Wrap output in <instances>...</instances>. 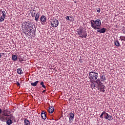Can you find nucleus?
<instances>
[{
	"label": "nucleus",
	"mask_w": 125,
	"mask_h": 125,
	"mask_svg": "<svg viewBox=\"0 0 125 125\" xmlns=\"http://www.w3.org/2000/svg\"><path fill=\"white\" fill-rule=\"evenodd\" d=\"M45 91H46V90H43L42 91V93H44V92H45Z\"/></svg>",
	"instance_id": "obj_37"
},
{
	"label": "nucleus",
	"mask_w": 125,
	"mask_h": 125,
	"mask_svg": "<svg viewBox=\"0 0 125 125\" xmlns=\"http://www.w3.org/2000/svg\"><path fill=\"white\" fill-rule=\"evenodd\" d=\"M105 115H107V117H105V120H108V121H112L113 119V116L110 115L109 114L106 113Z\"/></svg>",
	"instance_id": "obj_13"
},
{
	"label": "nucleus",
	"mask_w": 125,
	"mask_h": 125,
	"mask_svg": "<svg viewBox=\"0 0 125 125\" xmlns=\"http://www.w3.org/2000/svg\"><path fill=\"white\" fill-rule=\"evenodd\" d=\"M40 81H37L34 83H31L30 84L32 85V86H37V85L38 84V83H39Z\"/></svg>",
	"instance_id": "obj_20"
},
{
	"label": "nucleus",
	"mask_w": 125,
	"mask_h": 125,
	"mask_svg": "<svg viewBox=\"0 0 125 125\" xmlns=\"http://www.w3.org/2000/svg\"><path fill=\"white\" fill-rule=\"evenodd\" d=\"M91 88L92 90L96 89V88H98L100 91L105 92V86L102 83H101L100 79H97L94 81V83H91Z\"/></svg>",
	"instance_id": "obj_1"
},
{
	"label": "nucleus",
	"mask_w": 125,
	"mask_h": 125,
	"mask_svg": "<svg viewBox=\"0 0 125 125\" xmlns=\"http://www.w3.org/2000/svg\"><path fill=\"white\" fill-rule=\"evenodd\" d=\"M13 123V122H12V120L11 119H8V120H7L6 121V124L8 125H12V123Z\"/></svg>",
	"instance_id": "obj_22"
},
{
	"label": "nucleus",
	"mask_w": 125,
	"mask_h": 125,
	"mask_svg": "<svg viewBox=\"0 0 125 125\" xmlns=\"http://www.w3.org/2000/svg\"><path fill=\"white\" fill-rule=\"evenodd\" d=\"M122 32L123 34H125V29L122 30Z\"/></svg>",
	"instance_id": "obj_34"
},
{
	"label": "nucleus",
	"mask_w": 125,
	"mask_h": 125,
	"mask_svg": "<svg viewBox=\"0 0 125 125\" xmlns=\"http://www.w3.org/2000/svg\"><path fill=\"white\" fill-rule=\"evenodd\" d=\"M114 44H115V45H116L118 47L120 46V45L118 40L114 41Z\"/></svg>",
	"instance_id": "obj_25"
},
{
	"label": "nucleus",
	"mask_w": 125,
	"mask_h": 125,
	"mask_svg": "<svg viewBox=\"0 0 125 125\" xmlns=\"http://www.w3.org/2000/svg\"><path fill=\"white\" fill-rule=\"evenodd\" d=\"M98 33H101L102 34H104L105 32H106V28H103L102 29H97Z\"/></svg>",
	"instance_id": "obj_14"
},
{
	"label": "nucleus",
	"mask_w": 125,
	"mask_h": 125,
	"mask_svg": "<svg viewBox=\"0 0 125 125\" xmlns=\"http://www.w3.org/2000/svg\"><path fill=\"white\" fill-rule=\"evenodd\" d=\"M13 61H16L18 59L17 56L16 55H13L12 57Z\"/></svg>",
	"instance_id": "obj_21"
},
{
	"label": "nucleus",
	"mask_w": 125,
	"mask_h": 125,
	"mask_svg": "<svg viewBox=\"0 0 125 125\" xmlns=\"http://www.w3.org/2000/svg\"><path fill=\"white\" fill-rule=\"evenodd\" d=\"M90 23L91 27H92L94 30H99L101 29V21L100 20H92L90 21Z\"/></svg>",
	"instance_id": "obj_2"
},
{
	"label": "nucleus",
	"mask_w": 125,
	"mask_h": 125,
	"mask_svg": "<svg viewBox=\"0 0 125 125\" xmlns=\"http://www.w3.org/2000/svg\"><path fill=\"white\" fill-rule=\"evenodd\" d=\"M68 117L69 124H72L73 121H74V119H75V113L70 112L68 115Z\"/></svg>",
	"instance_id": "obj_8"
},
{
	"label": "nucleus",
	"mask_w": 125,
	"mask_h": 125,
	"mask_svg": "<svg viewBox=\"0 0 125 125\" xmlns=\"http://www.w3.org/2000/svg\"><path fill=\"white\" fill-rule=\"evenodd\" d=\"M54 106H49L48 109V112L50 114H52L54 112Z\"/></svg>",
	"instance_id": "obj_15"
},
{
	"label": "nucleus",
	"mask_w": 125,
	"mask_h": 125,
	"mask_svg": "<svg viewBox=\"0 0 125 125\" xmlns=\"http://www.w3.org/2000/svg\"><path fill=\"white\" fill-rule=\"evenodd\" d=\"M39 18H40V13L38 12L36 13L35 16V21L38 22L39 21Z\"/></svg>",
	"instance_id": "obj_18"
},
{
	"label": "nucleus",
	"mask_w": 125,
	"mask_h": 125,
	"mask_svg": "<svg viewBox=\"0 0 125 125\" xmlns=\"http://www.w3.org/2000/svg\"><path fill=\"white\" fill-rule=\"evenodd\" d=\"M100 11H101V10L100 9V8H98L97 9V12H98V13H100Z\"/></svg>",
	"instance_id": "obj_31"
},
{
	"label": "nucleus",
	"mask_w": 125,
	"mask_h": 125,
	"mask_svg": "<svg viewBox=\"0 0 125 125\" xmlns=\"http://www.w3.org/2000/svg\"><path fill=\"white\" fill-rule=\"evenodd\" d=\"M0 54L1 55H4V53H0Z\"/></svg>",
	"instance_id": "obj_38"
},
{
	"label": "nucleus",
	"mask_w": 125,
	"mask_h": 125,
	"mask_svg": "<svg viewBox=\"0 0 125 125\" xmlns=\"http://www.w3.org/2000/svg\"><path fill=\"white\" fill-rule=\"evenodd\" d=\"M59 25V21L56 19H53L51 21V25L53 28H56Z\"/></svg>",
	"instance_id": "obj_7"
},
{
	"label": "nucleus",
	"mask_w": 125,
	"mask_h": 125,
	"mask_svg": "<svg viewBox=\"0 0 125 125\" xmlns=\"http://www.w3.org/2000/svg\"><path fill=\"white\" fill-rule=\"evenodd\" d=\"M0 58H1V55L0 54Z\"/></svg>",
	"instance_id": "obj_40"
},
{
	"label": "nucleus",
	"mask_w": 125,
	"mask_h": 125,
	"mask_svg": "<svg viewBox=\"0 0 125 125\" xmlns=\"http://www.w3.org/2000/svg\"><path fill=\"white\" fill-rule=\"evenodd\" d=\"M29 32L30 33H32V35L30 34L32 37H35L36 36V27H35V25L32 24V23H30L29 27Z\"/></svg>",
	"instance_id": "obj_5"
},
{
	"label": "nucleus",
	"mask_w": 125,
	"mask_h": 125,
	"mask_svg": "<svg viewBox=\"0 0 125 125\" xmlns=\"http://www.w3.org/2000/svg\"><path fill=\"white\" fill-rule=\"evenodd\" d=\"M121 26L122 27V29H124L125 26H124V24H122Z\"/></svg>",
	"instance_id": "obj_35"
},
{
	"label": "nucleus",
	"mask_w": 125,
	"mask_h": 125,
	"mask_svg": "<svg viewBox=\"0 0 125 125\" xmlns=\"http://www.w3.org/2000/svg\"><path fill=\"white\" fill-rule=\"evenodd\" d=\"M24 123L25 125H30V121L28 120L27 119H25L24 121Z\"/></svg>",
	"instance_id": "obj_23"
},
{
	"label": "nucleus",
	"mask_w": 125,
	"mask_h": 125,
	"mask_svg": "<svg viewBox=\"0 0 125 125\" xmlns=\"http://www.w3.org/2000/svg\"><path fill=\"white\" fill-rule=\"evenodd\" d=\"M40 84L41 85H42V87L44 88V89H46V86H45V85H44V83H43V82H42L40 83Z\"/></svg>",
	"instance_id": "obj_24"
},
{
	"label": "nucleus",
	"mask_w": 125,
	"mask_h": 125,
	"mask_svg": "<svg viewBox=\"0 0 125 125\" xmlns=\"http://www.w3.org/2000/svg\"><path fill=\"white\" fill-rule=\"evenodd\" d=\"M100 80L101 82L103 83L105 82V81H106V77H105V75L102 74L100 76Z\"/></svg>",
	"instance_id": "obj_16"
},
{
	"label": "nucleus",
	"mask_w": 125,
	"mask_h": 125,
	"mask_svg": "<svg viewBox=\"0 0 125 125\" xmlns=\"http://www.w3.org/2000/svg\"><path fill=\"white\" fill-rule=\"evenodd\" d=\"M17 71L19 75H22L23 74V71H22V68H18Z\"/></svg>",
	"instance_id": "obj_19"
},
{
	"label": "nucleus",
	"mask_w": 125,
	"mask_h": 125,
	"mask_svg": "<svg viewBox=\"0 0 125 125\" xmlns=\"http://www.w3.org/2000/svg\"><path fill=\"white\" fill-rule=\"evenodd\" d=\"M40 21L42 23H45L46 22V17L45 16H42V17L40 18Z\"/></svg>",
	"instance_id": "obj_12"
},
{
	"label": "nucleus",
	"mask_w": 125,
	"mask_h": 125,
	"mask_svg": "<svg viewBox=\"0 0 125 125\" xmlns=\"http://www.w3.org/2000/svg\"><path fill=\"white\" fill-rule=\"evenodd\" d=\"M1 14L2 16L0 18V22H3L5 19V17H6V13L5 11H2Z\"/></svg>",
	"instance_id": "obj_10"
},
{
	"label": "nucleus",
	"mask_w": 125,
	"mask_h": 125,
	"mask_svg": "<svg viewBox=\"0 0 125 125\" xmlns=\"http://www.w3.org/2000/svg\"><path fill=\"white\" fill-rule=\"evenodd\" d=\"M16 84H17L18 86H20V83H19V82H17V83H16Z\"/></svg>",
	"instance_id": "obj_32"
},
{
	"label": "nucleus",
	"mask_w": 125,
	"mask_h": 125,
	"mask_svg": "<svg viewBox=\"0 0 125 125\" xmlns=\"http://www.w3.org/2000/svg\"><path fill=\"white\" fill-rule=\"evenodd\" d=\"M77 33L80 38H84L85 39H86V37H87V34H86V32L83 30V28H79L77 29Z\"/></svg>",
	"instance_id": "obj_4"
},
{
	"label": "nucleus",
	"mask_w": 125,
	"mask_h": 125,
	"mask_svg": "<svg viewBox=\"0 0 125 125\" xmlns=\"http://www.w3.org/2000/svg\"><path fill=\"white\" fill-rule=\"evenodd\" d=\"M10 120H11L12 121H15V117L12 115L10 117Z\"/></svg>",
	"instance_id": "obj_28"
},
{
	"label": "nucleus",
	"mask_w": 125,
	"mask_h": 125,
	"mask_svg": "<svg viewBox=\"0 0 125 125\" xmlns=\"http://www.w3.org/2000/svg\"><path fill=\"white\" fill-rule=\"evenodd\" d=\"M66 19L67 21H71V19H70V17H69V16H66Z\"/></svg>",
	"instance_id": "obj_30"
},
{
	"label": "nucleus",
	"mask_w": 125,
	"mask_h": 125,
	"mask_svg": "<svg viewBox=\"0 0 125 125\" xmlns=\"http://www.w3.org/2000/svg\"><path fill=\"white\" fill-rule=\"evenodd\" d=\"M3 114H7V110L6 109H4L2 111Z\"/></svg>",
	"instance_id": "obj_29"
},
{
	"label": "nucleus",
	"mask_w": 125,
	"mask_h": 125,
	"mask_svg": "<svg viewBox=\"0 0 125 125\" xmlns=\"http://www.w3.org/2000/svg\"><path fill=\"white\" fill-rule=\"evenodd\" d=\"M69 19H70L71 21H72V20H73V19L72 18L71 16L69 17Z\"/></svg>",
	"instance_id": "obj_36"
},
{
	"label": "nucleus",
	"mask_w": 125,
	"mask_h": 125,
	"mask_svg": "<svg viewBox=\"0 0 125 125\" xmlns=\"http://www.w3.org/2000/svg\"><path fill=\"white\" fill-rule=\"evenodd\" d=\"M31 24V22L30 21H24L22 24V29L25 30V31H28L29 29V27L30 26V25Z\"/></svg>",
	"instance_id": "obj_6"
},
{
	"label": "nucleus",
	"mask_w": 125,
	"mask_h": 125,
	"mask_svg": "<svg viewBox=\"0 0 125 125\" xmlns=\"http://www.w3.org/2000/svg\"><path fill=\"white\" fill-rule=\"evenodd\" d=\"M98 78V73H97L95 70H93L89 72L88 79L91 83H94V82H95V81H97Z\"/></svg>",
	"instance_id": "obj_3"
},
{
	"label": "nucleus",
	"mask_w": 125,
	"mask_h": 125,
	"mask_svg": "<svg viewBox=\"0 0 125 125\" xmlns=\"http://www.w3.org/2000/svg\"><path fill=\"white\" fill-rule=\"evenodd\" d=\"M106 114H107L106 112H105V111H103V112H102V113L100 115V118L103 119V115L104 116V115H106Z\"/></svg>",
	"instance_id": "obj_26"
},
{
	"label": "nucleus",
	"mask_w": 125,
	"mask_h": 125,
	"mask_svg": "<svg viewBox=\"0 0 125 125\" xmlns=\"http://www.w3.org/2000/svg\"><path fill=\"white\" fill-rule=\"evenodd\" d=\"M46 112L45 111H42L41 113V117L43 120H46Z\"/></svg>",
	"instance_id": "obj_11"
},
{
	"label": "nucleus",
	"mask_w": 125,
	"mask_h": 125,
	"mask_svg": "<svg viewBox=\"0 0 125 125\" xmlns=\"http://www.w3.org/2000/svg\"><path fill=\"white\" fill-rule=\"evenodd\" d=\"M104 119H106V118H107V115H106V114H104Z\"/></svg>",
	"instance_id": "obj_33"
},
{
	"label": "nucleus",
	"mask_w": 125,
	"mask_h": 125,
	"mask_svg": "<svg viewBox=\"0 0 125 125\" xmlns=\"http://www.w3.org/2000/svg\"><path fill=\"white\" fill-rule=\"evenodd\" d=\"M1 112H2V110H1V109H0V114H1Z\"/></svg>",
	"instance_id": "obj_39"
},
{
	"label": "nucleus",
	"mask_w": 125,
	"mask_h": 125,
	"mask_svg": "<svg viewBox=\"0 0 125 125\" xmlns=\"http://www.w3.org/2000/svg\"><path fill=\"white\" fill-rule=\"evenodd\" d=\"M9 116L7 114H2L0 116V120L1 121V122H5L6 121H7V117Z\"/></svg>",
	"instance_id": "obj_9"
},
{
	"label": "nucleus",
	"mask_w": 125,
	"mask_h": 125,
	"mask_svg": "<svg viewBox=\"0 0 125 125\" xmlns=\"http://www.w3.org/2000/svg\"><path fill=\"white\" fill-rule=\"evenodd\" d=\"M121 41H124L125 42V37L124 36H121L120 37Z\"/></svg>",
	"instance_id": "obj_27"
},
{
	"label": "nucleus",
	"mask_w": 125,
	"mask_h": 125,
	"mask_svg": "<svg viewBox=\"0 0 125 125\" xmlns=\"http://www.w3.org/2000/svg\"><path fill=\"white\" fill-rule=\"evenodd\" d=\"M30 13H31V16L32 17H35L36 16V13H37V12L35 9H33L31 11Z\"/></svg>",
	"instance_id": "obj_17"
}]
</instances>
